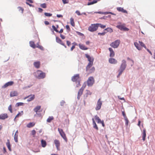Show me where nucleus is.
<instances>
[{
	"mask_svg": "<svg viewBox=\"0 0 155 155\" xmlns=\"http://www.w3.org/2000/svg\"><path fill=\"white\" fill-rule=\"evenodd\" d=\"M127 66L126 62V61L124 60L122 61V63L120 66V68L118 70L119 72L117 76V77L119 78L122 74L123 71L125 69Z\"/></svg>",
	"mask_w": 155,
	"mask_h": 155,
	"instance_id": "1",
	"label": "nucleus"
},
{
	"mask_svg": "<svg viewBox=\"0 0 155 155\" xmlns=\"http://www.w3.org/2000/svg\"><path fill=\"white\" fill-rule=\"evenodd\" d=\"M35 74L37 77L38 79H43L45 77V73L39 70H38Z\"/></svg>",
	"mask_w": 155,
	"mask_h": 155,
	"instance_id": "2",
	"label": "nucleus"
},
{
	"mask_svg": "<svg viewBox=\"0 0 155 155\" xmlns=\"http://www.w3.org/2000/svg\"><path fill=\"white\" fill-rule=\"evenodd\" d=\"M98 28L97 24H92L89 27L88 30L90 31L93 32L96 31L97 29Z\"/></svg>",
	"mask_w": 155,
	"mask_h": 155,
	"instance_id": "3",
	"label": "nucleus"
},
{
	"mask_svg": "<svg viewBox=\"0 0 155 155\" xmlns=\"http://www.w3.org/2000/svg\"><path fill=\"white\" fill-rule=\"evenodd\" d=\"M58 130L61 137L65 141V142H67L68 141V139L66 136L65 133L64 132L63 130L61 129H60L59 128H58Z\"/></svg>",
	"mask_w": 155,
	"mask_h": 155,
	"instance_id": "4",
	"label": "nucleus"
},
{
	"mask_svg": "<svg viewBox=\"0 0 155 155\" xmlns=\"http://www.w3.org/2000/svg\"><path fill=\"white\" fill-rule=\"evenodd\" d=\"M120 43V41L119 40H117L111 43L110 45L112 48H118Z\"/></svg>",
	"mask_w": 155,
	"mask_h": 155,
	"instance_id": "5",
	"label": "nucleus"
},
{
	"mask_svg": "<svg viewBox=\"0 0 155 155\" xmlns=\"http://www.w3.org/2000/svg\"><path fill=\"white\" fill-rule=\"evenodd\" d=\"M87 85L88 86H91L94 83V79L93 77H89L87 81Z\"/></svg>",
	"mask_w": 155,
	"mask_h": 155,
	"instance_id": "6",
	"label": "nucleus"
},
{
	"mask_svg": "<svg viewBox=\"0 0 155 155\" xmlns=\"http://www.w3.org/2000/svg\"><path fill=\"white\" fill-rule=\"evenodd\" d=\"M116 27L121 30L128 31L129 30V29L125 27L124 24H121L120 23V25H117Z\"/></svg>",
	"mask_w": 155,
	"mask_h": 155,
	"instance_id": "7",
	"label": "nucleus"
},
{
	"mask_svg": "<svg viewBox=\"0 0 155 155\" xmlns=\"http://www.w3.org/2000/svg\"><path fill=\"white\" fill-rule=\"evenodd\" d=\"M85 57L87 58L89 63L87 65V68L89 66H92L93 64L94 58H93L90 57L87 54H85Z\"/></svg>",
	"mask_w": 155,
	"mask_h": 155,
	"instance_id": "8",
	"label": "nucleus"
},
{
	"mask_svg": "<svg viewBox=\"0 0 155 155\" xmlns=\"http://www.w3.org/2000/svg\"><path fill=\"white\" fill-rule=\"evenodd\" d=\"M86 87V84L84 83L83 84L82 87L79 90V91L78 92V97H77V98L78 99H80V97L82 94L83 91H84V89Z\"/></svg>",
	"mask_w": 155,
	"mask_h": 155,
	"instance_id": "9",
	"label": "nucleus"
},
{
	"mask_svg": "<svg viewBox=\"0 0 155 155\" xmlns=\"http://www.w3.org/2000/svg\"><path fill=\"white\" fill-rule=\"evenodd\" d=\"M71 80L73 82H75L77 83V82L80 80L79 74H77L74 75L71 78Z\"/></svg>",
	"mask_w": 155,
	"mask_h": 155,
	"instance_id": "10",
	"label": "nucleus"
},
{
	"mask_svg": "<svg viewBox=\"0 0 155 155\" xmlns=\"http://www.w3.org/2000/svg\"><path fill=\"white\" fill-rule=\"evenodd\" d=\"M92 66H89L87 68V65L86 68V71L88 72V74L94 72L95 71V68L94 67H91Z\"/></svg>",
	"mask_w": 155,
	"mask_h": 155,
	"instance_id": "11",
	"label": "nucleus"
},
{
	"mask_svg": "<svg viewBox=\"0 0 155 155\" xmlns=\"http://www.w3.org/2000/svg\"><path fill=\"white\" fill-rule=\"evenodd\" d=\"M102 105V102L101 101V98H100L98 99L97 102L96 106L95 107L96 110H99L101 108Z\"/></svg>",
	"mask_w": 155,
	"mask_h": 155,
	"instance_id": "12",
	"label": "nucleus"
},
{
	"mask_svg": "<svg viewBox=\"0 0 155 155\" xmlns=\"http://www.w3.org/2000/svg\"><path fill=\"white\" fill-rule=\"evenodd\" d=\"M54 143L55 145L57 150H60V143L59 141L57 140H55L54 141Z\"/></svg>",
	"mask_w": 155,
	"mask_h": 155,
	"instance_id": "13",
	"label": "nucleus"
},
{
	"mask_svg": "<svg viewBox=\"0 0 155 155\" xmlns=\"http://www.w3.org/2000/svg\"><path fill=\"white\" fill-rule=\"evenodd\" d=\"M28 98L27 100L28 101H30L32 100H33L34 98H35V96L34 95H29L28 96L26 97H25L24 99H25L26 98Z\"/></svg>",
	"mask_w": 155,
	"mask_h": 155,
	"instance_id": "14",
	"label": "nucleus"
},
{
	"mask_svg": "<svg viewBox=\"0 0 155 155\" xmlns=\"http://www.w3.org/2000/svg\"><path fill=\"white\" fill-rule=\"evenodd\" d=\"M14 83V82L13 81H10L8 82L5 83L3 86H2V87L3 88H5L8 86H10L12 85Z\"/></svg>",
	"mask_w": 155,
	"mask_h": 155,
	"instance_id": "15",
	"label": "nucleus"
},
{
	"mask_svg": "<svg viewBox=\"0 0 155 155\" xmlns=\"http://www.w3.org/2000/svg\"><path fill=\"white\" fill-rule=\"evenodd\" d=\"M18 95V93L16 91H11L10 93V96L11 97H13L16 96Z\"/></svg>",
	"mask_w": 155,
	"mask_h": 155,
	"instance_id": "16",
	"label": "nucleus"
},
{
	"mask_svg": "<svg viewBox=\"0 0 155 155\" xmlns=\"http://www.w3.org/2000/svg\"><path fill=\"white\" fill-rule=\"evenodd\" d=\"M109 62L112 64H116L117 63V61L114 58H110L109 59Z\"/></svg>",
	"mask_w": 155,
	"mask_h": 155,
	"instance_id": "17",
	"label": "nucleus"
},
{
	"mask_svg": "<svg viewBox=\"0 0 155 155\" xmlns=\"http://www.w3.org/2000/svg\"><path fill=\"white\" fill-rule=\"evenodd\" d=\"M108 49L110 52V57H114L115 55V53L112 48H109Z\"/></svg>",
	"mask_w": 155,
	"mask_h": 155,
	"instance_id": "18",
	"label": "nucleus"
},
{
	"mask_svg": "<svg viewBox=\"0 0 155 155\" xmlns=\"http://www.w3.org/2000/svg\"><path fill=\"white\" fill-rule=\"evenodd\" d=\"M117 10L120 12H121L124 13H127V12L126 10L124 9V8L121 7H117Z\"/></svg>",
	"mask_w": 155,
	"mask_h": 155,
	"instance_id": "19",
	"label": "nucleus"
},
{
	"mask_svg": "<svg viewBox=\"0 0 155 155\" xmlns=\"http://www.w3.org/2000/svg\"><path fill=\"white\" fill-rule=\"evenodd\" d=\"M40 63L39 61H35L34 63V66L37 68H40Z\"/></svg>",
	"mask_w": 155,
	"mask_h": 155,
	"instance_id": "20",
	"label": "nucleus"
},
{
	"mask_svg": "<svg viewBox=\"0 0 155 155\" xmlns=\"http://www.w3.org/2000/svg\"><path fill=\"white\" fill-rule=\"evenodd\" d=\"M8 117V116L6 114H3L0 115V119L4 120Z\"/></svg>",
	"mask_w": 155,
	"mask_h": 155,
	"instance_id": "21",
	"label": "nucleus"
},
{
	"mask_svg": "<svg viewBox=\"0 0 155 155\" xmlns=\"http://www.w3.org/2000/svg\"><path fill=\"white\" fill-rule=\"evenodd\" d=\"M79 48L82 50H87L88 49V48L86 47L84 45L79 44L78 45Z\"/></svg>",
	"mask_w": 155,
	"mask_h": 155,
	"instance_id": "22",
	"label": "nucleus"
},
{
	"mask_svg": "<svg viewBox=\"0 0 155 155\" xmlns=\"http://www.w3.org/2000/svg\"><path fill=\"white\" fill-rule=\"evenodd\" d=\"M93 124V127L94 129H95L97 130H98V128L97 127V125L96 124L95 122L94 121V119L93 118L92 119Z\"/></svg>",
	"mask_w": 155,
	"mask_h": 155,
	"instance_id": "23",
	"label": "nucleus"
},
{
	"mask_svg": "<svg viewBox=\"0 0 155 155\" xmlns=\"http://www.w3.org/2000/svg\"><path fill=\"white\" fill-rule=\"evenodd\" d=\"M146 130L145 129H144L143 130V133H142V137H143V141L145 140V137H146Z\"/></svg>",
	"mask_w": 155,
	"mask_h": 155,
	"instance_id": "24",
	"label": "nucleus"
},
{
	"mask_svg": "<svg viewBox=\"0 0 155 155\" xmlns=\"http://www.w3.org/2000/svg\"><path fill=\"white\" fill-rule=\"evenodd\" d=\"M6 145L9 150L10 151H11L12 150L11 147V144L10 143L9 140L8 139L7 140V142L6 143Z\"/></svg>",
	"mask_w": 155,
	"mask_h": 155,
	"instance_id": "25",
	"label": "nucleus"
},
{
	"mask_svg": "<svg viewBox=\"0 0 155 155\" xmlns=\"http://www.w3.org/2000/svg\"><path fill=\"white\" fill-rule=\"evenodd\" d=\"M134 45L137 48L138 50H141L142 49V47H140L139 46V44L137 42H135L134 43Z\"/></svg>",
	"mask_w": 155,
	"mask_h": 155,
	"instance_id": "26",
	"label": "nucleus"
},
{
	"mask_svg": "<svg viewBox=\"0 0 155 155\" xmlns=\"http://www.w3.org/2000/svg\"><path fill=\"white\" fill-rule=\"evenodd\" d=\"M41 146L42 147H45L46 146L47 143L46 141L45 140H42L41 141Z\"/></svg>",
	"mask_w": 155,
	"mask_h": 155,
	"instance_id": "27",
	"label": "nucleus"
},
{
	"mask_svg": "<svg viewBox=\"0 0 155 155\" xmlns=\"http://www.w3.org/2000/svg\"><path fill=\"white\" fill-rule=\"evenodd\" d=\"M35 124V123L34 122H30L27 124V127L28 128H31L34 126Z\"/></svg>",
	"mask_w": 155,
	"mask_h": 155,
	"instance_id": "28",
	"label": "nucleus"
},
{
	"mask_svg": "<svg viewBox=\"0 0 155 155\" xmlns=\"http://www.w3.org/2000/svg\"><path fill=\"white\" fill-rule=\"evenodd\" d=\"M94 118L95 120H96L97 122L98 123H100L102 121L97 115H96L95 116Z\"/></svg>",
	"mask_w": 155,
	"mask_h": 155,
	"instance_id": "29",
	"label": "nucleus"
},
{
	"mask_svg": "<svg viewBox=\"0 0 155 155\" xmlns=\"http://www.w3.org/2000/svg\"><path fill=\"white\" fill-rule=\"evenodd\" d=\"M30 46L34 48H36V46L35 45L34 42L33 41H31L29 43Z\"/></svg>",
	"mask_w": 155,
	"mask_h": 155,
	"instance_id": "30",
	"label": "nucleus"
},
{
	"mask_svg": "<svg viewBox=\"0 0 155 155\" xmlns=\"http://www.w3.org/2000/svg\"><path fill=\"white\" fill-rule=\"evenodd\" d=\"M54 117L53 116L49 117L47 120V121L48 122L50 123L52 120H53Z\"/></svg>",
	"mask_w": 155,
	"mask_h": 155,
	"instance_id": "31",
	"label": "nucleus"
},
{
	"mask_svg": "<svg viewBox=\"0 0 155 155\" xmlns=\"http://www.w3.org/2000/svg\"><path fill=\"white\" fill-rule=\"evenodd\" d=\"M41 107L40 106H37L34 108V110L35 112L37 113L40 109Z\"/></svg>",
	"mask_w": 155,
	"mask_h": 155,
	"instance_id": "32",
	"label": "nucleus"
},
{
	"mask_svg": "<svg viewBox=\"0 0 155 155\" xmlns=\"http://www.w3.org/2000/svg\"><path fill=\"white\" fill-rule=\"evenodd\" d=\"M70 23L71 25L73 27L75 26V24L74 22V19L72 18H70Z\"/></svg>",
	"mask_w": 155,
	"mask_h": 155,
	"instance_id": "33",
	"label": "nucleus"
},
{
	"mask_svg": "<svg viewBox=\"0 0 155 155\" xmlns=\"http://www.w3.org/2000/svg\"><path fill=\"white\" fill-rule=\"evenodd\" d=\"M139 43L141 47H143L144 48H146V47L145 45L143 42L142 41H139Z\"/></svg>",
	"mask_w": 155,
	"mask_h": 155,
	"instance_id": "34",
	"label": "nucleus"
},
{
	"mask_svg": "<svg viewBox=\"0 0 155 155\" xmlns=\"http://www.w3.org/2000/svg\"><path fill=\"white\" fill-rule=\"evenodd\" d=\"M36 47H37V48H39V49H41V50H44L43 47L42 46L40 45H39L38 43H37V46H36Z\"/></svg>",
	"mask_w": 155,
	"mask_h": 155,
	"instance_id": "35",
	"label": "nucleus"
},
{
	"mask_svg": "<svg viewBox=\"0 0 155 155\" xmlns=\"http://www.w3.org/2000/svg\"><path fill=\"white\" fill-rule=\"evenodd\" d=\"M18 9L19 11H21V13H23L24 12V8L21 7H18Z\"/></svg>",
	"mask_w": 155,
	"mask_h": 155,
	"instance_id": "36",
	"label": "nucleus"
},
{
	"mask_svg": "<svg viewBox=\"0 0 155 155\" xmlns=\"http://www.w3.org/2000/svg\"><path fill=\"white\" fill-rule=\"evenodd\" d=\"M97 25L98 26V27H100L101 28H103V29L104 28L106 27V26L105 25H103L101 24H98V23H97Z\"/></svg>",
	"mask_w": 155,
	"mask_h": 155,
	"instance_id": "37",
	"label": "nucleus"
},
{
	"mask_svg": "<svg viewBox=\"0 0 155 155\" xmlns=\"http://www.w3.org/2000/svg\"><path fill=\"white\" fill-rule=\"evenodd\" d=\"M23 114V111H21V113L19 112V113L16 115L15 118H18L19 116H21Z\"/></svg>",
	"mask_w": 155,
	"mask_h": 155,
	"instance_id": "38",
	"label": "nucleus"
},
{
	"mask_svg": "<svg viewBox=\"0 0 155 155\" xmlns=\"http://www.w3.org/2000/svg\"><path fill=\"white\" fill-rule=\"evenodd\" d=\"M107 30L108 32H113V30L112 28H106L104 30Z\"/></svg>",
	"mask_w": 155,
	"mask_h": 155,
	"instance_id": "39",
	"label": "nucleus"
},
{
	"mask_svg": "<svg viewBox=\"0 0 155 155\" xmlns=\"http://www.w3.org/2000/svg\"><path fill=\"white\" fill-rule=\"evenodd\" d=\"M18 135L15 134L14 139L15 142H18Z\"/></svg>",
	"mask_w": 155,
	"mask_h": 155,
	"instance_id": "40",
	"label": "nucleus"
},
{
	"mask_svg": "<svg viewBox=\"0 0 155 155\" xmlns=\"http://www.w3.org/2000/svg\"><path fill=\"white\" fill-rule=\"evenodd\" d=\"M44 14L45 16H47V17H50V16H52V14L46 13V12Z\"/></svg>",
	"mask_w": 155,
	"mask_h": 155,
	"instance_id": "41",
	"label": "nucleus"
},
{
	"mask_svg": "<svg viewBox=\"0 0 155 155\" xmlns=\"http://www.w3.org/2000/svg\"><path fill=\"white\" fill-rule=\"evenodd\" d=\"M59 44L61 45L64 46V47L65 48H67V47H66V45H65L64 43L61 40V41H60V42H59Z\"/></svg>",
	"mask_w": 155,
	"mask_h": 155,
	"instance_id": "42",
	"label": "nucleus"
},
{
	"mask_svg": "<svg viewBox=\"0 0 155 155\" xmlns=\"http://www.w3.org/2000/svg\"><path fill=\"white\" fill-rule=\"evenodd\" d=\"M24 105V103H21V102L18 103H17L16 104V105L17 106H23V105Z\"/></svg>",
	"mask_w": 155,
	"mask_h": 155,
	"instance_id": "43",
	"label": "nucleus"
},
{
	"mask_svg": "<svg viewBox=\"0 0 155 155\" xmlns=\"http://www.w3.org/2000/svg\"><path fill=\"white\" fill-rule=\"evenodd\" d=\"M124 120L125 121V124L126 125H128V124L129 120L128 119V118L127 117H126L124 118Z\"/></svg>",
	"mask_w": 155,
	"mask_h": 155,
	"instance_id": "44",
	"label": "nucleus"
},
{
	"mask_svg": "<svg viewBox=\"0 0 155 155\" xmlns=\"http://www.w3.org/2000/svg\"><path fill=\"white\" fill-rule=\"evenodd\" d=\"M41 6L43 8H46L47 7L46 4L45 3H43L41 5Z\"/></svg>",
	"mask_w": 155,
	"mask_h": 155,
	"instance_id": "45",
	"label": "nucleus"
},
{
	"mask_svg": "<svg viewBox=\"0 0 155 155\" xmlns=\"http://www.w3.org/2000/svg\"><path fill=\"white\" fill-rule=\"evenodd\" d=\"M61 39L58 37H56V41L58 43H59Z\"/></svg>",
	"mask_w": 155,
	"mask_h": 155,
	"instance_id": "46",
	"label": "nucleus"
},
{
	"mask_svg": "<svg viewBox=\"0 0 155 155\" xmlns=\"http://www.w3.org/2000/svg\"><path fill=\"white\" fill-rule=\"evenodd\" d=\"M52 28H53V29L55 31L57 32H58V31L57 30V28H56V27L54 25H53L52 26Z\"/></svg>",
	"mask_w": 155,
	"mask_h": 155,
	"instance_id": "47",
	"label": "nucleus"
},
{
	"mask_svg": "<svg viewBox=\"0 0 155 155\" xmlns=\"http://www.w3.org/2000/svg\"><path fill=\"white\" fill-rule=\"evenodd\" d=\"M8 109L10 111V112L11 113H12V105H10L8 107Z\"/></svg>",
	"mask_w": 155,
	"mask_h": 155,
	"instance_id": "48",
	"label": "nucleus"
},
{
	"mask_svg": "<svg viewBox=\"0 0 155 155\" xmlns=\"http://www.w3.org/2000/svg\"><path fill=\"white\" fill-rule=\"evenodd\" d=\"M86 94L87 95H91L92 94V93L88 90H86Z\"/></svg>",
	"mask_w": 155,
	"mask_h": 155,
	"instance_id": "49",
	"label": "nucleus"
},
{
	"mask_svg": "<svg viewBox=\"0 0 155 155\" xmlns=\"http://www.w3.org/2000/svg\"><path fill=\"white\" fill-rule=\"evenodd\" d=\"M77 87H79L81 86L80 84V80H79V81L77 82Z\"/></svg>",
	"mask_w": 155,
	"mask_h": 155,
	"instance_id": "50",
	"label": "nucleus"
},
{
	"mask_svg": "<svg viewBox=\"0 0 155 155\" xmlns=\"http://www.w3.org/2000/svg\"><path fill=\"white\" fill-rule=\"evenodd\" d=\"M64 4L68 3L69 2V0H62Z\"/></svg>",
	"mask_w": 155,
	"mask_h": 155,
	"instance_id": "51",
	"label": "nucleus"
},
{
	"mask_svg": "<svg viewBox=\"0 0 155 155\" xmlns=\"http://www.w3.org/2000/svg\"><path fill=\"white\" fill-rule=\"evenodd\" d=\"M36 133V131L35 130H33L31 131L32 135H33V137H35Z\"/></svg>",
	"mask_w": 155,
	"mask_h": 155,
	"instance_id": "52",
	"label": "nucleus"
},
{
	"mask_svg": "<svg viewBox=\"0 0 155 155\" xmlns=\"http://www.w3.org/2000/svg\"><path fill=\"white\" fill-rule=\"evenodd\" d=\"M111 14L112 15H113L114 14L110 12H105L103 13V14L105 15H107L108 14Z\"/></svg>",
	"mask_w": 155,
	"mask_h": 155,
	"instance_id": "53",
	"label": "nucleus"
},
{
	"mask_svg": "<svg viewBox=\"0 0 155 155\" xmlns=\"http://www.w3.org/2000/svg\"><path fill=\"white\" fill-rule=\"evenodd\" d=\"M122 114L124 116V118H125L126 117H127L126 115L125 114V113L124 111H122Z\"/></svg>",
	"mask_w": 155,
	"mask_h": 155,
	"instance_id": "54",
	"label": "nucleus"
},
{
	"mask_svg": "<svg viewBox=\"0 0 155 155\" xmlns=\"http://www.w3.org/2000/svg\"><path fill=\"white\" fill-rule=\"evenodd\" d=\"M105 34V32H104L102 33H98V35H104Z\"/></svg>",
	"mask_w": 155,
	"mask_h": 155,
	"instance_id": "55",
	"label": "nucleus"
},
{
	"mask_svg": "<svg viewBox=\"0 0 155 155\" xmlns=\"http://www.w3.org/2000/svg\"><path fill=\"white\" fill-rule=\"evenodd\" d=\"M65 103V101H62L60 103L61 105L62 106L64 105V104Z\"/></svg>",
	"mask_w": 155,
	"mask_h": 155,
	"instance_id": "56",
	"label": "nucleus"
},
{
	"mask_svg": "<svg viewBox=\"0 0 155 155\" xmlns=\"http://www.w3.org/2000/svg\"><path fill=\"white\" fill-rule=\"evenodd\" d=\"M66 28L69 31H70V30H71L69 26L68 25H66Z\"/></svg>",
	"mask_w": 155,
	"mask_h": 155,
	"instance_id": "57",
	"label": "nucleus"
},
{
	"mask_svg": "<svg viewBox=\"0 0 155 155\" xmlns=\"http://www.w3.org/2000/svg\"><path fill=\"white\" fill-rule=\"evenodd\" d=\"M60 36L61 38L63 39H64L65 38V36L61 34Z\"/></svg>",
	"mask_w": 155,
	"mask_h": 155,
	"instance_id": "58",
	"label": "nucleus"
},
{
	"mask_svg": "<svg viewBox=\"0 0 155 155\" xmlns=\"http://www.w3.org/2000/svg\"><path fill=\"white\" fill-rule=\"evenodd\" d=\"M66 42H67V45L68 46H69L71 45V42L69 41H67Z\"/></svg>",
	"mask_w": 155,
	"mask_h": 155,
	"instance_id": "59",
	"label": "nucleus"
},
{
	"mask_svg": "<svg viewBox=\"0 0 155 155\" xmlns=\"http://www.w3.org/2000/svg\"><path fill=\"white\" fill-rule=\"evenodd\" d=\"M76 13L78 15H81L80 12L78 11H77L76 12Z\"/></svg>",
	"mask_w": 155,
	"mask_h": 155,
	"instance_id": "60",
	"label": "nucleus"
},
{
	"mask_svg": "<svg viewBox=\"0 0 155 155\" xmlns=\"http://www.w3.org/2000/svg\"><path fill=\"white\" fill-rule=\"evenodd\" d=\"M57 16L58 18H62L63 16L61 15L57 14Z\"/></svg>",
	"mask_w": 155,
	"mask_h": 155,
	"instance_id": "61",
	"label": "nucleus"
},
{
	"mask_svg": "<svg viewBox=\"0 0 155 155\" xmlns=\"http://www.w3.org/2000/svg\"><path fill=\"white\" fill-rule=\"evenodd\" d=\"M100 123H101L102 125V126H103V127H104L105 126V125H104V121L103 120H102L101 122Z\"/></svg>",
	"mask_w": 155,
	"mask_h": 155,
	"instance_id": "62",
	"label": "nucleus"
},
{
	"mask_svg": "<svg viewBox=\"0 0 155 155\" xmlns=\"http://www.w3.org/2000/svg\"><path fill=\"white\" fill-rule=\"evenodd\" d=\"M75 48V46L74 45L72 46L71 48V51H73V49Z\"/></svg>",
	"mask_w": 155,
	"mask_h": 155,
	"instance_id": "63",
	"label": "nucleus"
},
{
	"mask_svg": "<svg viewBox=\"0 0 155 155\" xmlns=\"http://www.w3.org/2000/svg\"><path fill=\"white\" fill-rule=\"evenodd\" d=\"M42 11H43V9L42 8H38V11L39 12H42Z\"/></svg>",
	"mask_w": 155,
	"mask_h": 155,
	"instance_id": "64",
	"label": "nucleus"
}]
</instances>
